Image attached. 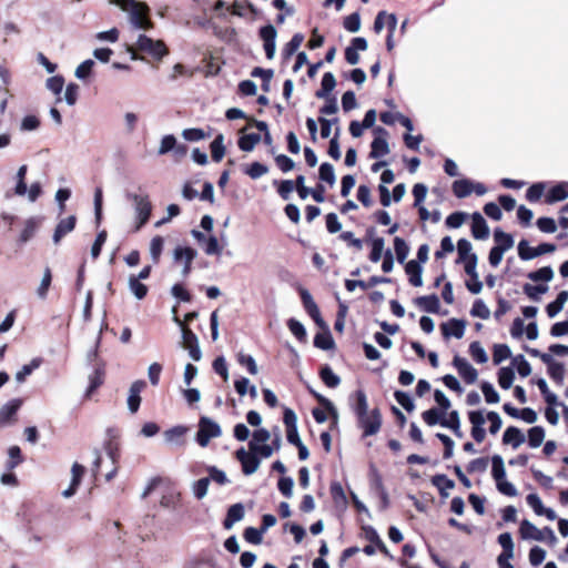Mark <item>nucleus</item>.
Returning a JSON list of instances; mask_svg holds the SVG:
<instances>
[{
	"instance_id": "obj_1",
	"label": "nucleus",
	"mask_w": 568,
	"mask_h": 568,
	"mask_svg": "<svg viewBox=\"0 0 568 568\" xmlns=\"http://www.w3.org/2000/svg\"><path fill=\"white\" fill-rule=\"evenodd\" d=\"M357 426L363 430L362 437L376 435L382 427V414L378 407L368 410L365 393H356L351 397Z\"/></svg>"
},
{
	"instance_id": "obj_2",
	"label": "nucleus",
	"mask_w": 568,
	"mask_h": 568,
	"mask_svg": "<svg viewBox=\"0 0 568 568\" xmlns=\"http://www.w3.org/2000/svg\"><path fill=\"white\" fill-rule=\"evenodd\" d=\"M112 2L129 13V21L133 28L140 30L153 28V22L148 18L150 8L146 3L135 0H112Z\"/></svg>"
},
{
	"instance_id": "obj_3",
	"label": "nucleus",
	"mask_w": 568,
	"mask_h": 568,
	"mask_svg": "<svg viewBox=\"0 0 568 568\" xmlns=\"http://www.w3.org/2000/svg\"><path fill=\"white\" fill-rule=\"evenodd\" d=\"M126 199L132 201L134 213H135V230H140L144 224L148 223L151 212L152 204L146 194H136L128 192L125 194Z\"/></svg>"
},
{
	"instance_id": "obj_4",
	"label": "nucleus",
	"mask_w": 568,
	"mask_h": 568,
	"mask_svg": "<svg viewBox=\"0 0 568 568\" xmlns=\"http://www.w3.org/2000/svg\"><path fill=\"white\" fill-rule=\"evenodd\" d=\"M519 534L523 539H534L537 541H544L546 539L544 534H547V544L549 546H555L557 542V537L550 527L546 526L542 529H538L527 519L520 523Z\"/></svg>"
},
{
	"instance_id": "obj_5",
	"label": "nucleus",
	"mask_w": 568,
	"mask_h": 568,
	"mask_svg": "<svg viewBox=\"0 0 568 568\" xmlns=\"http://www.w3.org/2000/svg\"><path fill=\"white\" fill-rule=\"evenodd\" d=\"M136 49L150 54L154 59H162L168 54V48L161 40H153L145 34H140L135 42Z\"/></svg>"
},
{
	"instance_id": "obj_6",
	"label": "nucleus",
	"mask_w": 568,
	"mask_h": 568,
	"mask_svg": "<svg viewBox=\"0 0 568 568\" xmlns=\"http://www.w3.org/2000/svg\"><path fill=\"white\" fill-rule=\"evenodd\" d=\"M174 321L181 327L183 347L189 352V355L193 361H200L202 353L200 349L197 336L187 326H185L181 320L174 317Z\"/></svg>"
},
{
	"instance_id": "obj_7",
	"label": "nucleus",
	"mask_w": 568,
	"mask_h": 568,
	"mask_svg": "<svg viewBox=\"0 0 568 568\" xmlns=\"http://www.w3.org/2000/svg\"><path fill=\"white\" fill-rule=\"evenodd\" d=\"M556 251V245L551 243H541L537 247L529 246L528 241L521 240L518 243V255L523 261H529L537 256L552 253Z\"/></svg>"
},
{
	"instance_id": "obj_8",
	"label": "nucleus",
	"mask_w": 568,
	"mask_h": 568,
	"mask_svg": "<svg viewBox=\"0 0 568 568\" xmlns=\"http://www.w3.org/2000/svg\"><path fill=\"white\" fill-rule=\"evenodd\" d=\"M221 434L220 426L206 417H202L199 424L196 434V442L200 446L205 447L211 438L217 437Z\"/></svg>"
},
{
	"instance_id": "obj_9",
	"label": "nucleus",
	"mask_w": 568,
	"mask_h": 568,
	"mask_svg": "<svg viewBox=\"0 0 568 568\" xmlns=\"http://www.w3.org/2000/svg\"><path fill=\"white\" fill-rule=\"evenodd\" d=\"M453 364L459 376L466 384H473L477 379L478 373L475 367L464 357L456 355Z\"/></svg>"
},
{
	"instance_id": "obj_10",
	"label": "nucleus",
	"mask_w": 568,
	"mask_h": 568,
	"mask_svg": "<svg viewBox=\"0 0 568 568\" xmlns=\"http://www.w3.org/2000/svg\"><path fill=\"white\" fill-rule=\"evenodd\" d=\"M468 419L471 424V437L476 443L484 442L486 437V430L483 427L485 424V417L483 410H470L468 413Z\"/></svg>"
},
{
	"instance_id": "obj_11",
	"label": "nucleus",
	"mask_w": 568,
	"mask_h": 568,
	"mask_svg": "<svg viewBox=\"0 0 568 568\" xmlns=\"http://www.w3.org/2000/svg\"><path fill=\"white\" fill-rule=\"evenodd\" d=\"M283 422L286 427L287 442L294 446L301 444L302 440L300 438V435L297 432V426H296V415L292 409L285 408L284 415H283Z\"/></svg>"
},
{
	"instance_id": "obj_12",
	"label": "nucleus",
	"mask_w": 568,
	"mask_h": 568,
	"mask_svg": "<svg viewBox=\"0 0 568 568\" xmlns=\"http://www.w3.org/2000/svg\"><path fill=\"white\" fill-rule=\"evenodd\" d=\"M276 29L272 24L264 26L260 30V37L264 42V50L267 59H273L276 49Z\"/></svg>"
},
{
	"instance_id": "obj_13",
	"label": "nucleus",
	"mask_w": 568,
	"mask_h": 568,
	"mask_svg": "<svg viewBox=\"0 0 568 568\" xmlns=\"http://www.w3.org/2000/svg\"><path fill=\"white\" fill-rule=\"evenodd\" d=\"M313 394L315 395L318 403L325 407V409H321L318 407L313 409L312 414H313L314 419L320 424L326 422V419H327L326 412H328L334 417V419H337V412H336L334 405L332 404V402L328 400L327 398H325L324 396H322L320 393H313Z\"/></svg>"
},
{
	"instance_id": "obj_14",
	"label": "nucleus",
	"mask_w": 568,
	"mask_h": 568,
	"mask_svg": "<svg viewBox=\"0 0 568 568\" xmlns=\"http://www.w3.org/2000/svg\"><path fill=\"white\" fill-rule=\"evenodd\" d=\"M196 256V251L192 247H182L178 246L174 250V260L175 262L183 261V270L182 275L186 277L192 270V262Z\"/></svg>"
},
{
	"instance_id": "obj_15",
	"label": "nucleus",
	"mask_w": 568,
	"mask_h": 568,
	"mask_svg": "<svg viewBox=\"0 0 568 568\" xmlns=\"http://www.w3.org/2000/svg\"><path fill=\"white\" fill-rule=\"evenodd\" d=\"M22 405L21 399H12L0 409V428L12 424L16 420V415Z\"/></svg>"
},
{
	"instance_id": "obj_16",
	"label": "nucleus",
	"mask_w": 568,
	"mask_h": 568,
	"mask_svg": "<svg viewBox=\"0 0 568 568\" xmlns=\"http://www.w3.org/2000/svg\"><path fill=\"white\" fill-rule=\"evenodd\" d=\"M77 217L74 215H70L65 219H62L58 225L55 226L52 240L54 244H59L63 236L68 233L72 232L75 227Z\"/></svg>"
},
{
	"instance_id": "obj_17",
	"label": "nucleus",
	"mask_w": 568,
	"mask_h": 568,
	"mask_svg": "<svg viewBox=\"0 0 568 568\" xmlns=\"http://www.w3.org/2000/svg\"><path fill=\"white\" fill-rule=\"evenodd\" d=\"M471 234L476 240H486L489 236V227L483 217V215L478 212H475L471 215Z\"/></svg>"
},
{
	"instance_id": "obj_18",
	"label": "nucleus",
	"mask_w": 568,
	"mask_h": 568,
	"mask_svg": "<svg viewBox=\"0 0 568 568\" xmlns=\"http://www.w3.org/2000/svg\"><path fill=\"white\" fill-rule=\"evenodd\" d=\"M465 322L457 318H452L447 323H443L440 328L445 337L454 336L462 338L465 334Z\"/></svg>"
},
{
	"instance_id": "obj_19",
	"label": "nucleus",
	"mask_w": 568,
	"mask_h": 568,
	"mask_svg": "<svg viewBox=\"0 0 568 568\" xmlns=\"http://www.w3.org/2000/svg\"><path fill=\"white\" fill-rule=\"evenodd\" d=\"M525 440L524 433L516 426H509L504 432L503 444L510 445L514 449L518 448Z\"/></svg>"
},
{
	"instance_id": "obj_20",
	"label": "nucleus",
	"mask_w": 568,
	"mask_h": 568,
	"mask_svg": "<svg viewBox=\"0 0 568 568\" xmlns=\"http://www.w3.org/2000/svg\"><path fill=\"white\" fill-rule=\"evenodd\" d=\"M71 471H72L71 484H70L69 488L63 491L64 497H71L75 494V491L78 490V488L82 481V478L85 474V467L79 463H74L72 465Z\"/></svg>"
},
{
	"instance_id": "obj_21",
	"label": "nucleus",
	"mask_w": 568,
	"mask_h": 568,
	"mask_svg": "<svg viewBox=\"0 0 568 568\" xmlns=\"http://www.w3.org/2000/svg\"><path fill=\"white\" fill-rule=\"evenodd\" d=\"M405 272L408 275V281L413 286L419 287L423 285V267L417 261L410 260L407 262L405 265Z\"/></svg>"
},
{
	"instance_id": "obj_22",
	"label": "nucleus",
	"mask_w": 568,
	"mask_h": 568,
	"mask_svg": "<svg viewBox=\"0 0 568 568\" xmlns=\"http://www.w3.org/2000/svg\"><path fill=\"white\" fill-rule=\"evenodd\" d=\"M244 515L245 508L242 504L237 503L232 505L227 510L226 517L223 521V527L225 529H231L235 523L244 518Z\"/></svg>"
},
{
	"instance_id": "obj_23",
	"label": "nucleus",
	"mask_w": 568,
	"mask_h": 568,
	"mask_svg": "<svg viewBox=\"0 0 568 568\" xmlns=\"http://www.w3.org/2000/svg\"><path fill=\"white\" fill-rule=\"evenodd\" d=\"M415 304L427 313H438L440 303L436 294L419 296L415 300Z\"/></svg>"
},
{
	"instance_id": "obj_24",
	"label": "nucleus",
	"mask_w": 568,
	"mask_h": 568,
	"mask_svg": "<svg viewBox=\"0 0 568 568\" xmlns=\"http://www.w3.org/2000/svg\"><path fill=\"white\" fill-rule=\"evenodd\" d=\"M568 197V182H560L554 185L546 195V202L552 204Z\"/></svg>"
},
{
	"instance_id": "obj_25",
	"label": "nucleus",
	"mask_w": 568,
	"mask_h": 568,
	"mask_svg": "<svg viewBox=\"0 0 568 568\" xmlns=\"http://www.w3.org/2000/svg\"><path fill=\"white\" fill-rule=\"evenodd\" d=\"M336 85L335 77L332 72L324 73L322 78L321 89L316 91L315 95L318 99H327L328 94L334 90Z\"/></svg>"
},
{
	"instance_id": "obj_26",
	"label": "nucleus",
	"mask_w": 568,
	"mask_h": 568,
	"mask_svg": "<svg viewBox=\"0 0 568 568\" xmlns=\"http://www.w3.org/2000/svg\"><path fill=\"white\" fill-rule=\"evenodd\" d=\"M187 428L184 426H174L164 432L165 440L169 443H175L180 446L185 444V434Z\"/></svg>"
},
{
	"instance_id": "obj_27",
	"label": "nucleus",
	"mask_w": 568,
	"mask_h": 568,
	"mask_svg": "<svg viewBox=\"0 0 568 568\" xmlns=\"http://www.w3.org/2000/svg\"><path fill=\"white\" fill-rule=\"evenodd\" d=\"M41 217H30L26 221L24 227L20 234V242L27 243L30 241L39 229Z\"/></svg>"
},
{
	"instance_id": "obj_28",
	"label": "nucleus",
	"mask_w": 568,
	"mask_h": 568,
	"mask_svg": "<svg viewBox=\"0 0 568 568\" xmlns=\"http://www.w3.org/2000/svg\"><path fill=\"white\" fill-rule=\"evenodd\" d=\"M389 153L388 142L385 138L376 136L371 144L369 156L373 159L382 158Z\"/></svg>"
},
{
	"instance_id": "obj_29",
	"label": "nucleus",
	"mask_w": 568,
	"mask_h": 568,
	"mask_svg": "<svg viewBox=\"0 0 568 568\" xmlns=\"http://www.w3.org/2000/svg\"><path fill=\"white\" fill-rule=\"evenodd\" d=\"M432 484L438 489L439 495L444 498L448 496L446 490L455 487L454 480L449 479L444 474H437V475L433 476Z\"/></svg>"
},
{
	"instance_id": "obj_30",
	"label": "nucleus",
	"mask_w": 568,
	"mask_h": 568,
	"mask_svg": "<svg viewBox=\"0 0 568 568\" xmlns=\"http://www.w3.org/2000/svg\"><path fill=\"white\" fill-rule=\"evenodd\" d=\"M453 192L458 199L469 196L473 193V181L468 179L456 180L453 183Z\"/></svg>"
},
{
	"instance_id": "obj_31",
	"label": "nucleus",
	"mask_w": 568,
	"mask_h": 568,
	"mask_svg": "<svg viewBox=\"0 0 568 568\" xmlns=\"http://www.w3.org/2000/svg\"><path fill=\"white\" fill-rule=\"evenodd\" d=\"M568 301V291H561L556 300L549 303L546 307L547 315L552 318L555 317L562 308L566 302Z\"/></svg>"
},
{
	"instance_id": "obj_32",
	"label": "nucleus",
	"mask_w": 568,
	"mask_h": 568,
	"mask_svg": "<svg viewBox=\"0 0 568 568\" xmlns=\"http://www.w3.org/2000/svg\"><path fill=\"white\" fill-rule=\"evenodd\" d=\"M494 240L496 242V247H499L504 252L510 250L514 246V239L510 234L505 233L500 229H496L494 232Z\"/></svg>"
},
{
	"instance_id": "obj_33",
	"label": "nucleus",
	"mask_w": 568,
	"mask_h": 568,
	"mask_svg": "<svg viewBox=\"0 0 568 568\" xmlns=\"http://www.w3.org/2000/svg\"><path fill=\"white\" fill-rule=\"evenodd\" d=\"M212 160L215 162H220L225 154L224 146V136L223 134H217L210 145Z\"/></svg>"
},
{
	"instance_id": "obj_34",
	"label": "nucleus",
	"mask_w": 568,
	"mask_h": 568,
	"mask_svg": "<svg viewBox=\"0 0 568 568\" xmlns=\"http://www.w3.org/2000/svg\"><path fill=\"white\" fill-rule=\"evenodd\" d=\"M300 294H301V300H302V303H303V306H304L306 313L310 316H318L320 310H318L315 301L313 300L311 293L305 288H301Z\"/></svg>"
},
{
	"instance_id": "obj_35",
	"label": "nucleus",
	"mask_w": 568,
	"mask_h": 568,
	"mask_svg": "<svg viewBox=\"0 0 568 568\" xmlns=\"http://www.w3.org/2000/svg\"><path fill=\"white\" fill-rule=\"evenodd\" d=\"M445 415L446 414L443 412V409L433 407L430 409L425 410L422 414V417H423L424 422L429 426H434L436 424H439L442 426V422H443Z\"/></svg>"
},
{
	"instance_id": "obj_36",
	"label": "nucleus",
	"mask_w": 568,
	"mask_h": 568,
	"mask_svg": "<svg viewBox=\"0 0 568 568\" xmlns=\"http://www.w3.org/2000/svg\"><path fill=\"white\" fill-rule=\"evenodd\" d=\"M129 288H130L131 293L138 300H143L149 292L148 286L145 284L141 283V281H139V278H135V275H130Z\"/></svg>"
},
{
	"instance_id": "obj_37",
	"label": "nucleus",
	"mask_w": 568,
	"mask_h": 568,
	"mask_svg": "<svg viewBox=\"0 0 568 568\" xmlns=\"http://www.w3.org/2000/svg\"><path fill=\"white\" fill-rule=\"evenodd\" d=\"M545 439V429L541 426H534L528 429V445L531 448L539 447Z\"/></svg>"
},
{
	"instance_id": "obj_38",
	"label": "nucleus",
	"mask_w": 568,
	"mask_h": 568,
	"mask_svg": "<svg viewBox=\"0 0 568 568\" xmlns=\"http://www.w3.org/2000/svg\"><path fill=\"white\" fill-rule=\"evenodd\" d=\"M314 346L324 351L332 349L334 347V339L329 331L317 333L314 337Z\"/></svg>"
},
{
	"instance_id": "obj_39",
	"label": "nucleus",
	"mask_w": 568,
	"mask_h": 568,
	"mask_svg": "<svg viewBox=\"0 0 568 568\" xmlns=\"http://www.w3.org/2000/svg\"><path fill=\"white\" fill-rule=\"evenodd\" d=\"M318 176L321 181L328 183L331 186H333L336 182L334 166L327 162L321 164Z\"/></svg>"
},
{
	"instance_id": "obj_40",
	"label": "nucleus",
	"mask_w": 568,
	"mask_h": 568,
	"mask_svg": "<svg viewBox=\"0 0 568 568\" xmlns=\"http://www.w3.org/2000/svg\"><path fill=\"white\" fill-rule=\"evenodd\" d=\"M164 240L162 236L156 235L151 240L150 243V255L154 264L160 262L161 254L163 252Z\"/></svg>"
},
{
	"instance_id": "obj_41",
	"label": "nucleus",
	"mask_w": 568,
	"mask_h": 568,
	"mask_svg": "<svg viewBox=\"0 0 568 568\" xmlns=\"http://www.w3.org/2000/svg\"><path fill=\"white\" fill-rule=\"evenodd\" d=\"M321 378L326 387L335 388L339 385V377L333 372L329 366H325L321 369Z\"/></svg>"
},
{
	"instance_id": "obj_42",
	"label": "nucleus",
	"mask_w": 568,
	"mask_h": 568,
	"mask_svg": "<svg viewBox=\"0 0 568 568\" xmlns=\"http://www.w3.org/2000/svg\"><path fill=\"white\" fill-rule=\"evenodd\" d=\"M514 368L513 367H501L498 372V384L503 389H508L514 382Z\"/></svg>"
},
{
	"instance_id": "obj_43",
	"label": "nucleus",
	"mask_w": 568,
	"mask_h": 568,
	"mask_svg": "<svg viewBox=\"0 0 568 568\" xmlns=\"http://www.w3.org/2000/svg\"><path fill=\"white\" fill-rule=\"evenodd\" d=\"M273 70L272 69H262V68H254L251 71L252 77H260L262 79V89L264 91H268L271 87V80L273 78Z\"/></svg>"
},
{
	"instance_id": "obj_44",
	"label": "nucleus",
	"mask_w": 568,
	"mask_h": 568,
	"mask_svg": "<svg viewBox=\"0 0 568 568\" xmlns=\"http://www.w3.org/2000/svg\"><path fill=\"white\" fill-rule=\"evenodd\" d=\"M491 475L496 481H500L506 476L504 460L499 455L491 457Z\"/></svg>"
},
{
	"instance_id": "obj_45",
	"label": "nucleus",
	"mask_w": 568,
	"mask_h": 568,
	"mask_svg": "<svg viewBox=\"0 0 568 568\" xmlns=\"http://www.w3.org/2000/svg\"><path fill=\"white\" fill-rule=\"evenodd\" d=\"M281 439L280 437H275L272 442V445L263 444V445H253L254 453L260 455L261 457L267 458L272 455L274 449L280 448Z\"/></svg>"
},
{
	"instance_id": "obj_46",
	"label": "nucleus",
	"mask_w": 568,
	"mask_h": 568,
	"mask_svg": "<svg viewBox=\"0 0 568 568\" xmlns=\"http://www.w3.org/2000/svg\"><path fill=\"white\" fill-rule=\"evenodd\" d=\"M552 277H554V271L550 266L540 267L539 270H537L535 272H530L528 274V278L534 282H539V281L549 282L552 280Z\"/></svg>"
},
{
	"instance_id": "obj_47",
	"label": "nucleus",
	"mask_w": 568,
	"mask_h": 568,
	"mask_svg": "<svg viewBox=\"0 0 568 568\" xmlns=\"http://www.w3.org/2000/svg\"><path fill=\"white\" fill-rule=\"evenodd\" d=\"M27 171L28 166L23 164L18 169L17 172V184L14 187V193L19 196H23L27 194V184L24 182Z\"/></svg>"
},
{
	"instance_id": "obj_48",
	"label": "nucleus",
	"mask_w": 568,
	"mask_h": 568,
	"mask_svg": "<svg viewBox=\"0 0 568 568\" xmlns=\"http://www.w3.org/2000/svg\"><path fill=\"white\" fill-rule=\"evenodd\" d=\"M469 353L473 359L479 364H485L488 361L487 353L479 342H473L469 345Z\"/></svg>"
},
{
	"instance_id": "obj_49",
	"label": "nucleus",
	"mask_w": 568,
	"mask_h": 568,
	"mask_svg": "<svg viewBox=\"0 0 568 568\" xmlns=\"http://www.w3.org/2000/svg\"><path fill=\"white\" fill-rule=\"evenodd\" d=\"M41 364L40 358H33L29 364H26L21 367L20 371L16 374V379L18 382H23L27 376L31 375L34 369H37Z\"/></svg>"
},
{
	"instance_id": "obj_50",
	"label": "nucleus",
	"mask_w": 568,
	"mask_h": 568,
	"mask_svg": "<svg viewBox=\"0 0 568 568\" xmlns=\"http://www.w3.org/2000/svg\"><path fill=\"white\" fill-rule=\"evenodd\" d=\"M470 314L474 317L487 320L490 316V311L483 300H476L471 306Z\"/></svg>"
},
{
	"instance_id": "obj_51",
	"label": "nucleus",
	"mask_w": 568,
	"mask_h": 568,
	"mask_svg": "<svg viewBox=\"0 0 568 568\" xmlns=\"http://www.w3.org/2000/svg\"><path fill=\"white\" fill-rule=\"evenodd\" d=\"M513 368L515 367L518 374L523 377H526L530 374L531 368L530 364L526 361L524 355H517L511 361Z\"/></svg>"
},
{
	"instance_id": "obj_52",
	"label": "nucleus",
	"mask_w": 568,
	"mask_h": 568,
	"mask_svg": "<svg viewBox=\"0 0 568 568\" xmlns=\"http://www.w3.org/2000/svg\"><path fill=\"white\" fill-rule=\"evenodd\" d=\"M394 250L397 261L404 263L409 253V246L402 237L394 239Z\"/></svg>"
},
{
	"instance_id": "obj_53",
	"label": "nucleus",
	"mask_w": 568,
	"mask_h": 568,
	"mask_svg": "<svg viewBox=\"0 0 568 568\" xmlns=\"http://www.w3.org/2000/svg\"><path fill=\"white\" fill-rule=\"evenodd\" d=\"M471 250H473L471 243L466 239H460L457 242V252H458L457 263L468 260L469 256L474 254L471 252Z\"/></svg>"
},
{
	"instance_id": "obj_54",
	"label": "nucleus",
	"mask_w": 568,
	"mask_h": 568,
	"mask_svg": "<svg viewBox=\"0 0 568 568\" xmlns=\"http://www.w3.org/2000/svg\"><path fill=\"white\" fill-rule=\"evenodd\" d=\"M511 355L510 348L506 344H496L493 352L494 364L498 365Z\"/></svg>"
},
{
	"instance_id": "obj_55",
	"label": "nucleus",
	"mask_w": 568,
	"mask_h": 568,
	"mask_svg": "<svg viewBox=\"0 0 568 568\" xmlns=\"http://www.w3.org/2000/svg\"><path fill=\"white\" fill-rule=\"evenodd\" d=\"M51 281H52L51 270L49 267H45L41 283L37 290V294L40 298L43 300L47 297L49 287L51 285Z\"/></svg>"
},
{
	"instance_id": "obj_56",
	"label": "nucleus",
	"mask_w": 568,
	"mask_h": 568,
	"mask_svg": "<svg viewBox=\"0 0 568 568\" xmlns=\"http://www.w3.org/2000/svg\"><path fill=\"white\" fill-rule=\"evenodd\" d=\"M332 498L335 504H347V498L342 485L338 481H333L329 487Z\"/></svg>"
},
{
	"instance_id": "obj_57",
	"label": "nucleus",
	"mask_w": 568,
	"mask_h": 568,
	"mask_svg": "<svg viewBox=\"0 0 568 568\" xmlns=\"http://www.w3.org/2000/svg\"><path fill=\"white\" fill-rule=\"evenodd\" d=\"M385 241L383 237H376L372 241V251L369 254V260L373 263H377L383 255Z\"/></svg>"
},
{
	"instance_id": "obj_58",
	"label": "nucleus",
	"mask_w": 568,
	"mask_h": 568,
	"mask_svg": "<svg viewBox=\"0 0 568 568\" xmlns=\"http://www.w3.org/2000/svg\"><path fill=\"white\" fill-rule=\"evenodd\" d=\"M287 326L291 331V333L298 339V341H305L306 338V331H305V327L304 325L295 320V318H290L288 322H287Z\"/></svg>"
},
{
	"instance_id": "obj_59",
	"label": "nucleus",
	"mask_w": 568,
	"mask_h": 568,
	"mask_svg": "<svg viewBox=\"0 0 568 568\" xmlns=\"http://www.w3.org/2000/svg\"><path fill=\"white\" fill-rule=\"evenodd\" d=\"M176 138L173 134H166L162 138L160 148L158 150L159 155H164L172 152L175 149Z\"/></svg>"
},
{
	"instance_id": "obj_60",
	"label": "nucleus",
	"mask_w": 568,
	"mask_h": 568,
	"mask_svg": "<svg viewBox=\"0 0 568 568\" xmlns=\"http://www.w3.org/2000/svg\"><path fill=\"white\" fill-rule=\"evenodd\" d=\"M547 290V285H524V293L532 301H539V295L546 293Z\"/></svg>"
},
{
	"instance_id": "obj_61",
	"label": "nucleus",
	"mask_w": 568,
	"mask_h": 568,
	"mask_svg": "<svg viewBox=\"0 0 568 568\" xmlns=\"http://www.w3.org/2000/svg\"><path fill=\"white\" fill-rule=\"evenodd\" d=\"M344 28L349 32H357L361 29V17L358 12H354L344 18Z\"/></svg>"
},
{
	"instance_id": "obj_62",
	"label": "nucleus",
	"mask_w": 568,
	"mask_h": 568,
	"mask_svg": "<svg viewBox=\"0 0 568 568\" xmlns=\"http://www.w3.org/2000/svg\"><path fill=\"white\" fill-rule=\"evenodd\" d=\"M8 454H9L10 459L7 463V468L11 470V469L16 468L19 464H21L23 458H22L21 449L18 446H11L8 450Z\"/></svg>"
},
{
	"instance_id": "obj_63",
	"label": "nucleus",
	"mask_w": 568,
	"mask_h": 568,
	"mask_svg": "<svg viewBox=\"0 0 568 568\" xmlns=\"http://www.w3.org/2000/svg\"><path fill=\"white\" fill-rule=\"evenodd\" d=\"M182 136L186 141L197 142V141H201V140L205 139L206 136H209V134H206L202 129L191 128V129L183 130Z\"/></svg>"
},
{
	"instance_id": "obj_64",
	"label": "nucleus",
	"mask_w": 568,
	"mask_h": 568,
	"mask_svg": "<svg viewBox=\"0 0 568 568\" xmlns=\"http://www.w3.org/2000/svg\"><path fill=\"white\" fill-rule=\"evenodd\" d=\"M94 65V61L91 59H88L80 63L78 68L75 69V77L79 80H85L91 74L92 68Z\"/></svg>"
}]
</instances>
